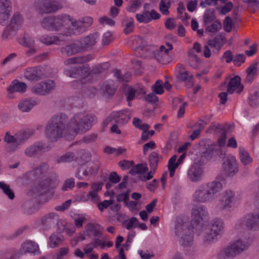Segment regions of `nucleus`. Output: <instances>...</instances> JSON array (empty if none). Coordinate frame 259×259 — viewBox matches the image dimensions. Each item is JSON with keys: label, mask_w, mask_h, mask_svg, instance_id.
Instances as JSON below:
<instances>
[{"label": "nucleus", "mask_w": 259, "mask_h": 259, "mask_svg": "<svg viewBox=\"0 0 259 259\" xmlns=\"http://www.w3.org/2000/svg\"><path fill=\"white\" fill-rule=\"evenodd\" d=\"M126 224V228L127 230H131L133 228H136L139 225V221L135 217H133L129 221L124 222Z\"/></svg>", "instance_id": "338daca9"}, {"label": "nucleus", "mask_w": 259, "mask_h": 259, "mask_svg": "<svg viewBox=\"0 0 259 259\" xmlns=\"http://www.w3.org/2000/svg\"><path fill=\"white\" fill-rule=\"evenodd\" d=\"M206 208L202 205H195L192 211V219L197 223H200L208 217Z\"/></svg>", "instance_id": "4468645a"}, {"label": "nucleus", "mask_w": 259, "mask_h": 259, "mask_svg": "<svg viewBox=\"0 0 259 259\" xmlns=\"http://www.w3.org/2000/svg\"><path fill=\"white\" fill-rule=\"evenodd\" d=\"M16 30L11 28L10 26L7 27L4 29L2 34V37L4 40H9L13 37L16 34Z\"/></svg>", "instance_id": "864d4df0"}, {"label": "nucleus", "mask_w": 259, "mask_h": 259, "mask_svg": "<svg viewBox=\"0 0 259 259\" xmlns=\"http://www.w3.org/2000/svg\"><path fill=\"white\" fill-rule=\"evenodd\" d=\"M19 43L21 45L27 47H34V40L31 37H24L22 39L19 40Z\"/></svg>", "instance_id": "680f3d73"}, {"label": "nucleus", "mask_w": 259, "mask_h": 259, "mask_svg": "<svg viewBox=\"0 0 259 259\" xmlns=\"http://www.w3.org/2000/svg\"><path fill=\"white\" fill-rule=\"evenodd\" d=\"M188 61L189 65L194 69H198L200 64V60L196 54H193L191 52H188Z\"/></svg>", "instance_id": "c03bdc74"}, {"label": "nucleus", "mask_w": 259, "mask_h": 259, "mask_svg": "<svg viewBox=\"0 0 259 259\" xmlns=\"http://www.w3.org/2000/svg\"><path fill=\"white\" fill-rule=\"evenodd\" d=\"M85 165L90 176L96 174L99 168L98 162H91Z\"/></svg>", "instance_id": "13d9d810"}, {"label": "nucleus", "mask_w": 259, "mask_h": 259, "mask_svg": "<svg viewBox=\"0 0 259 259\" xmlns=\"http://www.w3.org/2000/svg\"><path fill=\"white\" fill-rule=\"evenodd\" d=\"M67 117L60 113L53 116L46 125L45 135L50 142H55L63 136Z\"/></svg>", "instance_id": "f03ea898"}, {"label": "nucleus", "mask_w": 259, "mask_h": 259, "mask_svg": "<svg viewBox=\"0 0 259 259\" xmlns=\"http://www.w3.org/2000/svg\"><path fill=\"white\" fill-rule=\"evenodd\" d=\"M206 190H208L210 194V196L213 200L215 198V194L221 191L223 188L222 184L218 181H212L208 183L206 185H204Z\"/></svg>", "instance_id": "b1692460"}, {"label": "nucleus", "mask_w": 259, "mask_h": 259, "mask_svg": "<svg viewBox=\"0 0 259 259\" xmlns=\"http://www.w3.org/2000/svg\"><path fill=\"white\" fill-rule=\"evenodd\" d=\"M80 52L78 44H69L61 48V54L66 57L75 55Z\"/></svg>", "instance_id": "5701e85b"}, {"label": "nucleus", "mask_w": 259, "mask_h": 259, "mask_svg": "<svg viewBox=\"0 0 259 259\" xmlns=\"http://www.w3.org/2000/svg\"><path fill=\"white\" fill-rule=\"evenodd\" d=\"M70 22V16L67 15H60L53 17V31H58Z\"/></svg>", "instance_id": "f3484780"}, {"label": "nucleus", "mask_w": 259, "mask_h": 259, "mask_svg": "<svg viewBox=\"0 0 259 259\" xmlns=\"http://www.w3.org/2000/svg\"><path fill=\"white\" fill-rule=\"evenodd\" d=\"M22 22V18L19 14L14 15L12 19L11 20L10 23L8 25L11 28L14 29L16 31L19 29L21 25Z\"/></svg>", "instance_id": "37998d69"}, {"label": "nucleus", "mask_w": 259, "mask_h": 259, "mask_svg": "<svg viewBox=\"0 0 259 259\" xmlns=\"http://www.w3.org/2000/svg\"><path fill=\"white\" fill-rule=\"evenodd\" d=\"M239 155L241 163L244 165L250 164L252 159L249 153L243 148L240 147L239 149Z\"/></svg>", "instance_id": "c9c22d12"}, {"label": "nucleus", "mask_w": 259, "mask_h": 259, "mask_svg": "<svg viewBox=\"0 0 259 259\" xmlns=\"http://www.w3.org/2000/svg\"><path fill=\"white\" fill-rule=\"evenodd\" d=\"M162 82V81L161 80H158L152 86V90L155 93V94L160 95L164 92Z\"/></svg>", "instance_id": "0e129e2a"}, {"label": "nucleus", "mask_w": 259, "mask_h": 259, "mask_svg": "<svg viewBox=\"0 0 259 259\" xmlns=\"http://www.w3.org/2000/svg\"><path fill=\"white\" fill-rule=\"evenodd\" d=\"M239 223L247 230H259V218L256 212L246 214L240 220Z\"/></svg>", "instance_id": "6e6552de"}, {"label": "nucleus", "mask_w": 259, "mask_h": 259, "mask_svg": "<svg viewBox=\"0 0 259 259\" xmlns=\"http://www.w3.org/2000/svg\"><path fill=\"white\" fill-rule=\"evenodd\" d=\"M21 251L24 253H30L38 254L40 253L38 244L31 241H29L22 244Z\"/></svg>", "instance_id": "4be33fe9"}, {"label": "nucleus", "mask_w": 259, "mask_h": 259, "mask_svg": "<svg viewBox=\"0 0 259 259\" xmlns=\"http://www.w3.org/2000/svg\"><path fill=\"white\" fill-rule=\"evenodd\" d=\"M226 42V38L223 34H220L215 36L212 39H209L207 41V44L212 48L220 49Z\"/></svg>", "instance_id": "c85d7f7f"}, {"label": "nucleus", "mask_w": 259, "mask_h": 259, "mask_svg": "<svg viewBox=\"0 0 259 259\" xmlns=\"http://www.w3.org/2000/svg\"><path fill=\"white\" fill-rule=\"evenodd\" d=\"M50 148L45 144L41 142L35 143L27 148L24 151L26 156L28 157H34L41 152H45L49 151Z\"/></svg>", "instance_id": "f8f14e48"}, {"label": "nucleus", "mask_w": 259, "mask_h": 259, "mask_svg": "<svg viewBox=\"0 0 259 259\" xmlns=\"http://www.w3.org/2000/svg\"><path fill=\"white\" fill-rule=\"evenodd\" d=\"M193 200L199 203H206L213 200L210 194L204 185L200 186L196 190L193 196Z\"/></svg>", "instance_id": "ddd939ff"}, {"label": "nucleus", "mask_w": 259, "mask_h": 259, "mask_svg": "<svg viewBox=\"0 0 259 259\" xmlns=\"http://www.w3.org/2000/svg\"><path fill=\"white\" fill-rule=\"evenodd\" d=\"M41 27L48 31H53V17H48L45 18L41 22Z\"/></svg>", "instance_id": "09e8293b"}, {"label": "nucleus", "mask_w": 259, "mask_h": 259, "mask_svg": "<svg viewBox=\"0 0 259 259\" xmlns=\"http://www.w3.org/2000/svg\"><path fill=\"white\" fill-rule=\"evenodd\" d=\"M131 4L127 8V10L129 12H135L142 5L140 0H131Z\"/></svg>", "instance_id": "052dcab7"}, {"label": "nucleus", "mask_w": 259, "mask_h": 259, "mask_svg": "<svg viewBox=\"0 0 259 259\" xmlns=\"http://www.w3.org/2000/svg\"><path fill=\"white\" fill-rule=\"evenodd\" d=\"M133 123L136 128L142 131L147 130L150 127L148 124L142 123V120L137 117L133 118Z\"/></svg>", "instance_id": "4d7b16f0"}, {"label": "nucleus", "mask_w": 259, "mask_h": 259, "mask_svg": "<svg viewBox=\"0 0 259 259\" xmlns=\"http://www.w3.org/2000/svg\"><path fill=\"white\" fill-rule=\"evenodd\" d=\"M92 59V57L90 55L85 56H78L72 57L66 59L64 61L65 65L84 64Z\"/></svg>", "instance_id": "bb28decb"}, {"label": "nucleus", "mask_w": 259, "mask_h": 259, "mask_svg": "<svg viewBox=\"0 0 259 259\" xmlns=\"http://www.w3.org/2000/svg\"><path fill=\"white\" fill-rule=\"evenodd\" d=\"M235 201V192L231 190H227L224 193L223 199L220 200L217 207L220 210L229 211L233 207Z\"/></svg>", "instance_id": "39448f33"}, {"label": "nucleus", "mask_w": 259, "mask_h": 259, "mask_svg": "<svg viewBox=\"0 0 259 259\" xmlns=\"http://www.w3.org/2000/svg\"><path fill=\"white\" fill-rule=\"evenodd\" d=\"M248 104L252 107L259 105V91H256L250 94L248 97Z\"/></svg>", "instance_id": "de8ad7c7"}, {"label": "nucleus", "mask_w": 259, "mask_h": 259, "mask_svg": "<svg viewBox=\"0 0 259 259\" xmlns=\"http://www.w3.org/2000/svg\"><path fill=\"white\" fill-rule=\"evenodd\" d=\"M85 233L87 236L93 239L100 237L102 235L100 226L97 224L89 223L85 226Z\"/></svg>", "instance_id": "aec40b11"}, {"label": "nucleus", "mask_w": 259, "mask_h": 259, "mask_svg": "<svg viewBox=\"0 0 259 259\" xmlns=\"http://www.w3.org/2000/svg\"><path fill=\"white\" fill-rule=\"evenodd\" d=\"M70 22L76 32L80 33L91 26L93 23V19L90 17H84L76 20L70 17Z\"/></svg>", "instance_id": "9b49d317"}, {"label": "nucleus", "mask_w": 259, "mask_h": 259, "mask_svg": "<svg viewBox=\"0 0 259 259\" xmlns=\"http://www.w3.org/2000/svg\"><path fill=\"white\" fill-rule=\"evenodd\" d=\"M179 80L187 83L188 88H190L193 85V75L188 71H184L180 72L177 75Z\"/></svg>", "instance_id": "c756f323"}, {"label": "nucleus", "mask_w": 259, "mask_h": 259, "mask_svg": "<svg viewBox=\"0 0 259 259\" xmlns=\"http://www.w3.org/2000/svg\"><path fill=\"white\" fill-rule=\"evenodd\" d=\"M49 245L52 248H55L59 245L63 240V237L61 235L53 234L49 238Z\"/></svg>", "instance_id": "a18cd8bd"}, {"label": "nucleus", "mask_w": 259, "mask_h": 259, "mask_svg": "<svg viewBox=\"0 0 259 259\" xmlns=\"http://www.w3.org/2000/svg\"><path fill=\"white\" fill-rule=\"evenodd\" d=\"M215 144H208L204 151L201 153L202 158H205L207 160L210 159L213 156L215 149Z\"/></svg>", "instance_id": "58836bf2"}, {"label": "nucleus", "mask_w": 259, "mask_h": 259, "mask_svg": "<svg viewBox=\"0 0 259 259\" xmlns=\"http://www.w3.org/2000/svg\"><path fill=\"white\" fill-rule=\"evenodd\" d=\"M56 87L55 82L52 80L41 81L31 88V91L35 94L45 95L50 93Z\"/></svg>", "instance_id": "1a4fd4ad"}, {"label": "nucleus", "mask_w": 259, "mask_h": 259, "mask_svg": "<svg viewBox=\"0 0 259 259\" xmlns=\"http://www.w3.org/2000/svg\"><path fill=\"white\" fill-rule=\"evenodd\" d=\"M51 180L46 178L41 181L37 187V191L40 194H45L48 193L50 189Z\"/></svg>", "instance_id": "f704fd0d"}, {"label": "nucleus", "mask_w": 259, "mask_h": 259, "mask_svg": "<svg viewBox=\"0 0 259 259\" xmlns=\"http://www.w3.org/2000/svg\"><path fill=\"white\" fill-rule=\"evenodd\" d=\"M148 170L147 165L145 164H138L133 166L130 170L129 173L132 175H135L137 174H144Z\"/></svg>", "instance_id": "79ce46f5"}, {"label": "nucleus", "mask_w": 259, "mask_h": 259, "mask_svg": "<svg viewBox=\"0 0 259 259\" xmlns=\"http://www.w3.org/2000/svg\"><path fill=\"white\" fill-rule=\"evenodd\" d=\"M58 220V215L55 213L50 212L42 217L41 224L49 226L54 224Z\"/></svg>", "instance_id": "72a5a7b5"}, {"label": "nucleus", "mask_w": 259, "mask_h": 259, "mask_svg": "<svg viewBox=\"0 0 259 259\" xmlns=\"http://www.w3.org/2000/svg\"><path fill=\"white\" fill-rule=\"evenodd\" d=\"M161 158L160 156L156 152H152L149 155L148 161L150 168L155 170L157 168L158 162L159 159Z\"/></svg>", "instance_id": "e433bc0d"}, {"label": "nucleus", "mask_w": 259, "mask_h": 259, "mask_svg": "<svg viewBox=\"0 0 259 259\" xmlns=\"http://www.w3.org/2000/svg\"><path fill=\"white\" fill-rule=\"evenodd\" d=\"M90 176L85 165L80 166L77 170L75 177L79 180H83Z\"/></svg>", "instance_id": "8fccbe9b"}, {"label": "nucleus", "mask_w": 259, "mask_h": 259, "mask_svg": "<svg viewBox=\"0 0 259 259\" xmlns=\"http://www.w3.org/2000/svg\"><path fill=\"white\" fill-rule=\"evenodd\" d=\"M215 19V11L213 9H209L205 11L203 15V21L205 25L214 22Z\"/></svg>", "instance_id": "a19ab883"}, {"label": "nucleus", "mask_w": 259, "mask_h": 259, "mask_svg": "<svg viewBox=\"0 0 259 259\" xmlns=\"http://www.w3.org/2000/svg\"><path fill=\"white\" fill-rule=\"evenodd\" d=\"M0 189L10 199H13L15 197L14 192L10 189L9 185L3 182H0Z\"/></svg>", "instance_id": "5fc2aeb1"}, {"label": "nucleus", "mask_w": 259, "mask_h": 259, "mask_svg": "<svg viewBox=\"0 0 259 259\" xmlns=\"http://www.w3.org/2000/svg\"><path fill=\"white\" fill-rule=\"evenodd\" d=\"M26 88L27 85L25 83L18 81H14L12 82V84L9 87L8 91L10 93H12L14 92L22 93L25 92Z\"/></svg>", "instance_id": "473e14b6"}, {"label": "nucleus", "mask_w": 259, "mask_h": 259, "mask_svg": "<svg viewBox=\"0 0 259 259\" xmlns=\"http://www.w3.org/2000/svg\"><path fill=\"white\" fill-rule=\"evenodd\" d=\"M136 17L137 20L140 23L143 22L147 23L150 21L149 12L147 11H145L142 14H136Z\"/></svg>", "instance_id": "bf43d9fd"}, {"label": "nucleus", "mask_w": 259, "mask_h": 259, "mask_svg": "<svg viewBox=\"0 0 259 259\" xmlns=\"http://www.w3.org/2000/svg\"><path fill=\"white\" fill-rule=\"evenodd\" d=\"M223 169L225 173L229 177L234 176L239 170L236 158L232 155L226 157L223 163Z\"/></svg>", "instance_id": "9d476101"}, {"label": "nucleus", "mask_w": 259, "mask_h": 259, "mask_svg": "<svg viewBox=\"0 0 259 259\" xmlns=\"http://www.w3.org/2000/svg\"><path fill=\"white\" fill-rule=\"evenodd\" d=\"M116 87L112 83L109 82L104 83L100 89V91L102 95L105 97H110L112 96L116 91Z\"/></svg>", "instance_id": "2f4dec72"}, {"label": "nucleus", "mask_w": 259, "mask_h": 259, "mask_svg": "<svg viewBox=\"0 0 259 259\" xmlns=\"http://www.w3.org/2000/svg\"><path fill=\"white\" fill-rule=\"evenodd\" d=\"M35 8L40 13H51L61 9L62 6L53 0H38L35 3Z\"/></svg>", "instance_id": "20e7f679"}, {"label": "nucleus", "mask_w": 259, "mask_h": 259, "mask_svg": "<svg viewBox=\"0 0 259 259\" xmlns=\"http://www.w3.org/2000/svg\"><path fill=\"white\" fill-rule=\"evenodd\" d=\"M90 70V67L88 64H83L79 66L71 67L69 69L65 70L66 75L72 77L77 78L82 76Z\"/></svg>", "instance_id": "2eb2a0df"}, {"label": "nucleus", "mask_w": 259, "mask_h": 259, "mask_svg": "<svg viewBox=\"0 0 259 259\" xmlns=\"http://www.w3.org/2000/svg\"><path fill=\"white\" fill-rule=\"evenodd\" d=\"M17 251L14 249L0 251V259H16Z\"/></svg>", "instance_id": "603ef678"}, {"label": "nucleus", "mask_w": 259, "mask_h": 259, "mask_svg": "<svg viewBox=\"0 0 259 259\" xmlns=\"http://www.w3.org/2000/svg\"><path fill=\"white\" fill-rule=\"evenodd\" d=\"M245 2L248 3V7L252 12H255L259 8V0H246Z\"/></svg>", "instance_id": "774afa93"}, {"label": "nucleus", "mask_w": 259, "mask_h": 259, "mask_svg": "<svg viewBox=\"0 0 259 259\" xmlns=\"http://www.w3.org/2000/svg\"><path fill=\"white\" fill-rule=\"evenodd\" d=\"M231 244L233 246V248L237 254H239L246 250L250 245L249 243L242 239L236 240Z\"/></svg>", "instance_id": "a878e982"}, {"label": "nucleus", "mask_w": 259, "mask_h": 259, "mask_svg": "<svg viewBox=\"0 0 259 259\" xmlns=\"http://www.w3.org/2000/svg\"><path fill=\"white\" fill-rule=\"evenodd\" d=\"M224 223L221 219H214L210 225V231L217 235H221L224 231Z\"/></svg>", "instance_id": "cd10ccee"}, {"label": "nucleus", "mask_w": 259, "mask_h": 259, "mask_svg": "<svg viewBox=\"0 0 259 259\" xmlns=\"http://www.w3.org/2000/svg\"><path fill=\"white\" fill-rule=\"evenodd\" d=\"M36 105L37 102L35 100L31 99H25L20 101L18 107L22 112H29Z\"/></svg>", "instance_id": "393cba45"}, {"label": "nucleus", "mask_w": 259, "mask_h": 259, "mask_svg": "<svg viewBox=\"0 0 259 259\" xmlns=\"http://www.w3.org/2000/svg\"><path fill=\"white\" fill-rule=\"evenodd\" d=\"M175 234L177 236L180 235L184 232L185 234L181 237V242L183 246L190 245L193 242V237L190 230L186 224L183 222L181 219L177 220L175 225Z\"/></svg>", "instance_id": "7ed1b4c3"}, {"label": "nucleus", "mask_w": 259, "mask_h": 259, "mask_svg": "<svg viewBox=\"0 0 259 259\" xmlns=\"http://www.w3.org/2000/svg\"><path fill=\"white\" fill-rule=\"evenodd\" d=\"M222 28V24L218 20H215L213 23L206 27V30L210 33H215Z\"/></svg>", "instance_id": "6e6d98bb"}, {"label": "nucleus", "mask_w": 259, "mask_h": 259, "mask_svg": "<svg viewBox=\"0 0 259 259\" xmlns=\"http://www.w3.org/2000/svg\"><path fill=\"white\" fill-rule=\"evenodd\" d=\"M11 9L0 8V24L5 25L8 21Z\"/></svg>", "instance_id": "49530a36"}, {"label": "nucleus", "mask_w": 259, "mask_h": 259, "mask_svg": "<svg viewBox=\"0 0 259 259\" xmlns=\"http://www.w3.org/2000/svg\"><path fill=\"white\" fill-rule=\"evenodd\" d=\"M110 117L113 121L121 125L127 122L130 118L126 117L121 111L113 112L110 114Z\"/></svg>", "instance_id": "7c9ffc66"}, {"label": "nucleus", "mask_w": 259, "mask_h": 259, "mask_svg": "<svg viewBox=\"0 0 259 259\" xmlns=\"http://www.w3.org/2000/svg\"><path fill=\"white\" fill-rule=\"evenodd\" d=\"M96 42L97 37L95 35L92 34L81 39L78 46L81 52L91 48Z\"/></svg>", "instance_id": "412c9836"}, {"label": "nucleus", "mask_w": 259, "mask_h": 259, "mask_svg": "<svg viewBox=\"0 0 259 259\" xmlns=\"http://www.w3.org/2000/svg\"><path fill=\"white\" fill-rule=\"evenodd\" d=\"M243 89V87L241 84V78L238 75L231 78L227 87V92L231 94L234 92L240 93Z\"/></svg>", "instance_id": "a211bd4d"}, {"label": "nucleus", "mask_w": 259, "mask_h": 259, "mask_svg": "<svg viewBox=\"0 0 259 259\" xmlns=\"http://www.w3.org/2000/svg\"><path fill=\"white\" fill-rule=\"evenodd\" d=\"M43 73L40 67L28 68L24 73L25 77L31 81H37L43 77Z\"/></svg>", "instance_id": "dca6fc26"}, {"label": "nucleus", "mask_w": 259, "mask_h": 259, "mask_svg": "<svg viewBox=\"0 0 259 259\" xmlns=\"http://www.w3.org/2000/svg\"><path fill=\"white\" fill-rule=\"evenodd\" d=\"M28 139L26 135L24 133L17 134L15 136H12L9 133H7L4 140L8 144L12 143L13 145H8L7 147L9 152L14 151L19 145L23 144Z\"/></svg>", "instance_id": "423d86ee"}, {"label": "nucleus", "mask_w": 259, "mask_h": 259, "mask_svg": "<svg viewBox=\"0 0 259 259\" xmlns=\"http://www.w3.org/2000/svg\"><path fill=\"white\" fill-rule=\"evenodd\" d=\"M71 31L70 30H67L64 33H60L57 35L44 34L39 37V40L41 42L48 46L60 45L62 42L65 41V37L71 35Z\"/></svg>", "instance_id": "0eeeda50"}, {"label": "nucleus", "mask_w": 259, "mask_h": 259, "mask_svg": "<svg viewBox=\"0 0 259 259\" xmlns=\"http://www.w3.org/2000/svg\"><path fill=\"white\" fill-rule=\"evenodd\" d=\"M74 155L73 153H67L60 157L58 159V162H69L73 160Z\"/></svg>", "instance_id": "69168bd1"}, {"label": "nucleus", "mask_w": 259, "mask_h": 259, "mask_svg": "<svg viewBox=\"0 0 259 259\" xmlns=\"http://www.w3.org/2000/svg\"><path fill=\"white\" fill-rule=\"evenodd\" d=\"M171 0H160L159 5V9L160 13L165 16L169 14V9L171 6Z\"/></svg>", "instance_id": "ea45409f"}, {"label": "nucleus", "mask_w": 259, "mask_h": 259, "mask_svg": "<svg viewBox=\"0 0 259 259\" xmlns=\"http://www.w3.org/2000/svg\"><path fill=\"white\" fill-rule=\"evenodd\" d=\"M206 131L207 132L210 133H211V131H214L215 132L219 133L221 134H223L224 132H228L224 125L215 122H212Z\"/></svg>", "instance_id": "3c124183"}, {"label": "nucleus", "mask_w": 259, "mask_h": 259, "mask_svg": "<svg viewBox=\"0 0 259 259\" xmlns=\"http://www.w3.org/2000/svg\"><path fill=\"white\" fill-rule=\"evenodd\" d=\"M257 67L256 64L251 65L246 70L247 75L245 81L248 83H251L253 80L257 73Z\"/></svg>", "instance_id": "4c0bfd02"}, {"label": "nucleus", "mask_w": 259, "mask_h": 259, "mask_svg": "<svg viewBox=\"0 0 259 259\" xmlns=\"http://www.w3.org/2000/svg\"><path fill=\"white\" fill-rule=\"evenodd\" d=\"M217 235L211 232L209 230V232H206L205 235L204 236V242L205 243L209 244L217 239Z\"/></svg>", "instance_id": "e2e57ef3"}, {"label": "nucleus", "mask_w": 259, "mask_h": 259, "mask_svg": "<svg viewBox=\"0 0 259 259\" xmlns=\"http://www.w3.org/2000/svg\"><path fill=\"white\" fill-rule=\"evenodd\" d=\"M203 170L202 168L197 163H194L189 169L187 175L192 182H197L200 180Z\"/></svg>", "instance_id": "6ab92c4d"}, {"label": "nucleus", "mask_w": 259, "mask_h": 259, "mask_svg": "<svg viewBox=\"0 0 259 259\" xmlns=\"http://www.w3.org/2000/svg\"><path fill=\"white\" fill-rule=\"evenodd\" d=\"M97 121V117L93 114L83 112L75 114L69 122L66 138L72 140L77 134L86 133Z\"/></svg>", "instance_id": "f257e3e1"}]
</instances>
